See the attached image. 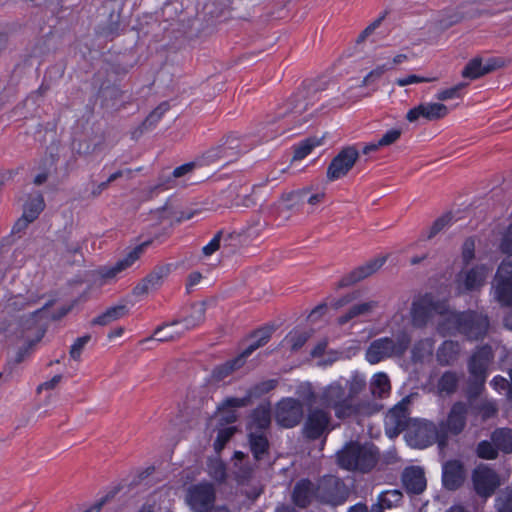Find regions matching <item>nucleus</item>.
<instances>
[{"label": "nucleus", "instance_id": "8fccbe9b", "mask_svg": "<svg viewBox=\"0 0 512 512\" xmlns=\"http://www.w3.org/2000/svg\"><path fill=\"white\" fill-rule=\"evenodd\" d=\"M477 456L481 459L494 460L498 457V449L491 441H480L476 448Z\"/></svg>", "mask_w": 512, "mask_h": 512}, {"label": "nucleus", "instance_id": "4be33fe9", "mask_svg": "<svg viewBox=\"0 0 512 512\" xmlns=\"http://www.w3.org/2000/svg\"><path fill=\"white\" fill-rule=\"evenodd\" d=\"M494 359V352L489 344L478 346L468 361L469 374L487 375L488 367Z\"/></svg>", "mask_w": 512, "mask_h": 512}, {"label": "nucleus", "instance_id": "cd10ccee", "mask_svg": "<svg viewBox=\"0 0 512 512\" xmlns=\"http://www.w3.org/2000/svg\"><path fill=\"white\" fill-rule=\"evenodd\" d=\"M460 347L458 342L444 341L437 349L436 358L441 366L452 365L458 358Z\"/></svg>", "mask_w": 512, "mask_h": 512}, {"label": "nucleus", "instance_id": "9d476101", "mask_svg": "<svg viewBox=\"0 0 512 512\" xmlns=\"http://www.w3.org/2000/svg\"><path fill=\"white\" fill-rule=\"evenodd\" d=\"M440 436V427L430 421H416L406 432L407 441L414 448H426L435 442L440 446Z\"/></svg>", "mask_w": 512, "mask_h": 512}, {"label": "nucleus", "instance_id": "58836bf2", "mask_svg": "<svg viewBox=\"0 0 512 512\" xmlns=\"http://www.w3.org/2000/svg\"><path fill=\"white\" fill-rule=\"evenodd\" d=\"M487 375L469 374L466 394L469 399H476L483 391Z\"/></svg>", "mask_w": 512, "mask_h": 512}, {"label": "nucleus", "instance_id": "7c9ffc66", "mask_svg": "<svg viewBox=\"0 0 512 512\" xmlns=\"http://www.w3.org/2000/svg\"><path fill=\"white\" fill-rule=\"evenodd\" d=\"M245 364L243 356L238 355L237 357L227 360L225 363L214 367L211 373V377L214 381H222L230 376L234 371L240 369Z\"/></svg>", "mask_w": 512, "mask_h": 512}, {"label": "nucleus", "instance_id": "a19ab883", "mask_svg": "<svg viewBox=\"0 0 512 512\" xmlns=\"http://www.w3.org/2000/svg\"><path fill=\"white\" fill-rule=\"evenodd\" d=\"M403 498V494L400 490H388L382 492L378 497V502L375 505H381L382 509H391L397 506Z\"/></svg>", "mask_w": 512, "mask_h": 512}, {"label": "nucleus", "instance_id": "338daca9", "mask_svg": "<svg viewBox=\"0 0 512 512\" xmlns=\"http://www.w3.org/2000/svg\"><path fill=\"white\" fill-rule=\"evenodd\" d=\"M119 491V487L112 488L106 495L101 497L91 508L87 509L84 512H99L107 502H109L118 494Z\"/></svg>", "mask_w": 512, "mask_h": 512}, {"label": "nucleus", "instance_id": "a878e982", "mask_svg": "<svg viewBox=\"0 0 512 512\" xmlns=\"http://www.w3.org/2000/svg\"><path fill=\"white\" fill-rule=\"evenodd\" d=\"M274 331L275 327L273 325L264 326L255 330L250 336V344L242 351L240 355L243 356V358L246 360V358L249 357L255 350L269 342Z\"/></svg>", "mask_w": 512, "mask_h": 512}, {"label": "nucleus", "instance_id": "f8f14e48", "mask_svg": "<svg viewBox=\"0 0 512 512\" xmlns=\"http://www.w3.org/2000/svg\"><path fill=\"white\" fill-rule=\"evenodd\" d=\"M317 91L318 88L316 85L304 82L303 87L289 98L285 106L277 112L276 116L267 120V124H273L277 119L284 118L288 115H293V117L301 115L308 110L310 105L308 96Z\"/></svg>", "mask_w": 512, "mask_h": 512}, {"label": "nucleus", "instance_id": "5fc2aeb1", "mask_svg": "<svg viewBox=\"0 0 512 512\" xmlns=\"http://www.w3.org/2000/svg\"><path fill=\"white\" fill-rule=\"evenodd\" d=\"M430 353V343L427 339L417 341L411 351V358L413 362L423 361L426 354Z\"/></svg>", "mask_w": 512, "mask_h": 512}, {"label": "nucleus", "instance_id": "ddd939ff", "mask_svg": "<svg viewBox=\"0 0 512 512\" xmlns=\"http://www.w3.org/2000/svg\"><path fill=\"white\" fill-rule=\"evenodd\" d=\"M360 156L356 146H345L331 160L327 167L326 176L329 181L338 180L346 176L353 168Z\"/></svg>", "mask_w": 512, "mask_h": 512}, {"label": "nucleus", "instance_id": "0e129e2a", "mask_svg": "<svg viewBox=\"0 0 512 512\" xmlns=\"http://www.w3.org/2000/svg\"><path fill=\"white\" fill-rule=\"evenodd\" d=\"M402 130L398 128H393L386 131L382 137L378 140V145L381 147L389 146L395 143L401 136Z\"/></svg>", "mask_w": 512, "mask_h": 512}, {"label": "nucleus", "instance_id": "f257e3e1", "mask_svg": "<svg viewBox=\"0 0 512 512\" xmlns=\"http://www.w3.org/2000/svg\"><path fill=\"white\" fill-rule=\"evenodd\" d=\"M490 319L476 310L451 311L437 323V332L443 336L461 335L470 342L483 340L489 332Z\"/></svg>", "mask_w": 512, "mask_h": 512}, {"label": "nucleus", "instance_id": "b1692460", "mask_svg": "<svg viewBox=\"0 0 512 512\" xmlns=\"http://www.w3.org/2000/svg\"><path fill=\"white\" fill-rule=\"evenodd\" d=\"M271 424V407L270 404H260L250 413L249 420L246 425L248 433L256 432L265 433Z\"/></svg>", "mask_w": 512, "mask_h": 512}, {"label": "nucleus", "instance_id": "f704fd0d", "mask_svg": "<svg viewBox=\"0 0 512 512\" xmlns=\"http://www.w3.org/2000/svg\"><path fill=\"white\" fill-rule=\"evenodd\" d=\"M376 307H378L377 301H368L360 304H355L347 311V313L338 318V324L344 325L359 315L370 313Z\"/></svg>", "mask_w": 512, "mask_h": 512}, {"label": "nucleus", "instance_id": "72a5a7b5", "mask_svg": "<svg viewBox=\"0 0 512 512\" xmlns=\"http://www.w3.org/2000/svg\"><path fill=\"white\" fill-rule=\"evenodd\" d=\"M40 298V296L34 294H28L26 296L18 294L8 299L6 309L9 312H20L27 307L36 304Z\"/></svg>", "mask_w": 512, "mask_h": 512}, {"label": "nucleus", "instance_id": "bb28decb", "mask_svg": "<svg viewBox=\"0 0 512 512\" xmlns=\"http://www.w3.org/2000/svg\"><path fill=\"white\" fill-rule=\"evenodd\" d=\"M250 450L256 461H260L269 454L270 443L265 433H248Z\"/></svg>", "mask_w": 512, "mask_h": 512}, {"label": "nucleus", "instance_id": "a211bd4d", "mask_svg": "<svg viewBox=\"0 0 512 512\" xmlns=\"http://www.w3.org/2000/svg\"><path fill=\"white\" fill-rule=\"evenodd\" d=\"M447 114L448 108L442 103H421L407 112L406 119L409 122H415L420 118L436 121L444 118Z\"/></svg>", "mask_w": 512, "mask_h": 512}, {"label": "nucleus", "instance_id": "9b49d317", "mask_svg": "<svg viewBox=\"0 0 512 512\" xmlns=\"http://www.w3.org/2000/svg\"><path fill=\"white\" fill-rule=\"evenodd\" d=\"M303 418V404L299 399L286 397L276 404L275 421L278 426L291 429L298 426Z\"/></svg>", "mask_w": 512, "mask_h": 512}, {"label": "nucleus", "instance_id": "f03ea898", "mask_svg": "<svg viewBox=\"0 0 512 512\" xmlns=\"http://www.w3.org/2000/svg\"><path fill=\"white\" fill-rule=\"evenodd\" d=\"M304 400L309 404L318 403L323 409L333 410L339 420L357 417L363 410V403L359 399H351L340 381L330 383L319 393L309 388Z\"/></svg>", "mask_w": 512, "mask_h": 512}, {"label": "nucleus", "instance_id": "4468645a", "mask_svg": "<svg viewBox=\"0 0 512 512\" xmlns=\"http://www.w3.org/2000/svg\"><path fill=\"white\" fill-rule=\"evenodd\" d=\"M187 502L194 512H207L215 502V489L211 483H199L188 489Z\"/></svg>", "mask_w": 512, "mask_h": 512}, {"label": "nucleus", "instance_id": "603ef678", "mask_svg": "<svg viewBox=\"0 0 512 512\" xmlns=\"http://www.w3.org/2000/svg\"><path fill=\"white\" fill-rule=\"evenodd\" d=\"M480 14V11L474 8H471L467 11H458L454 15L448 17L447 19H443L441 21V24L443 27H449L460 22L465 18H474L480 16Z\"/></svg>", "mask_w": 512, "mask_h": 512}, {"label": "nucleus", "instance_id": "e433bc0d", "mask_svg": "<svg viewBox=\"0 0 512 512\" xmlns=\"http://www.w3.org/2000/svg\"><path fill=\"white\" fill-rule=\"evenodd\" d=\"M45 202L41 194L28 201L24 206L23 216L28 222H33L44 210Z\"/></svg>", "mask_w": 512, "mask_h": 512}, {"label": "nucleus", "instance_id": "a18cd8bd", "mask_svg": "<svg viewBox=\"0 0 512 512\" xmlns=\"http://www.w3.org/2000/svg\"><path fill=\"white\" fill-rule=\"evenodd\" d=\"M278 385L277 379L264 380L251 386L247 392L250 398H260L261 396L274 390Z\"/></svg>", "mask_w": 512, "mask_h": 512}, {"label": "nucleus", "instance_id": "69168bd1", "mask_svg": "<svg viewBox=\"0 0 512 512\" xmlns=\"http://www.w3.org/2000/svg\"><path fill=\"white\" fill-rule=\"evenodd\" d=\"M510 63H511V60H506L503 57H491V58L487 59V61L484 64V72H486V74H488L496 69L505 67Z\"/></svg>", "mask_w": 512, "mask_h": 512}, {"label": "nucleus", "instance_id": "864d4df0", "mask_svg": "<svg viewBox=\"0 0 512 512\" xmlns=\"http://www.w3.org/2000/svg\"><path fill=\"white\" fill-rule=\"evenodd\" d=\"M251 403V398L246 392V395L244 397L238 398V397H227L223 399V401L218 406L219 410H224L228 408H242L247 407Z\"/></svg>", "mask_w": 512, "mask_h": 512}, {"label": "nucleus", "instance_id": "49530a36", "mask_svg": "<svg viewBox=\"0 0 512 512\" xmlns=\"http://www.w3.org/2000/svg\"><path fill=\"white\" fill-rule=\"evenodd\" d=\"M485 74L484 64L480 58L471 59L461 72V75L464 78H469L471 80L477 79Z\"/></svg>", "mask_w": 512, "mask_h": 512}, {"label": "nucleus", "instance_id": "39448f33", "mask_svg": "<svg viewBox=\"0 0 512 512\" xmlns=\"http://www.w3.org/2000/svg\"><path fill=\"white\" fill-rule=\"evenodd\" d=\"M412 342L410 334L406 331L398 332L395 337H381L373 340L365 353V359L370 364H377L384 359L402 357Z\"/></svg>", "mask_w": 512, "mask_h": 512}, {"label": "nucleus", "instance_id": "c03bdc74", "mask_svg": "<svg viewBox=\"0 0 512 512\" xmlns=\"http://www.w3.org/2000/svg\"><path fill=\"white\" fill-rule=\"evenodd\" d=\"M371 388L373 395L378 397H383L384 394L388 393L391 386L387 374L383 372L375 374L371 382Z\"/></svg>", "mask_w": 512, "mask_h": 512}, {"label": "nucleus", "instance_id": "20e7f679", "mask_svg": "<svg viewBox=\"0 0 512 512\" xmlns=\"http://www.w3.org/2000/svg\"><path fill=\"white\" fill-rule=\"evenodd\" d=\"M257 143L248 136L229 134L221 143L214 146L201 155V162L211 165L217 162L229 164L236 161L241 155L249 152Z\"/></svg>", "mask_w": 512, "mask_h": 512}, {"label": "nucleus", "instance_id": "37998d69", "mask_svg": "<svg viewBox=\"0 0 512 512\" xmlns=\"http://www.w3.org/2000/svg\"><path fill=\"white\" fill-rule=\"evenodd\" d=\"M453 215L451 212L445 213L442 216L438 217L429 228V231L426 235H422V239L430 240L434 238L438 233L444 230L446 227L452 224Z\"/></svg>", "mask_w": 512, "mask_h": 512}, {"label": "nucleus", "instance_id": "c9c22d12", "mask_svg": "<svg viewBox=\"0 0 512 512\" xmlns=\"http://www.w3.org/2000/svg\"><path fill=\"white\" fill-rule=\"evenodd\" d=\"M459 376L454 371H445L438 380L437 388L441 393L451 395L456 392Z\"/></svg>", "mask_w": 512, "mask_h": 512}, {"label": "nucleus", "instance_id": "423d86ee", "mask_svg": "<svg viewBox=\"0 0 512 512\" xmlns=\"http://www.w3.org/2000/svg\"><path fill=\"white\" fill-rule=\"evenodd\" d=\"M450 313L447 300L436 297L433 293H425L415 298L411 304L410 315L413 327L425 328L434 315L445 319Z\"/></svg>", "mask_w": 512, "mask_h": 512}, {"label": "nucleus", "instance_id": "13d9d810", "mask_svg": "<svg viewBox=\"0 0 512 512\" xmlns=\"http://www.w3.org/2000/svg\"><path fill=\"white\" fill-rule=\"evenodd\" d=\"M237 428L235 426L224 427L218 430L217 437L214 442L215 449H222L231 437L235 434Z\"/></svg>", "mask_w": 512, "mask_h": 512}, {"label": "nucleus", "instance_id": "4d7b16f0", "mask_svg": "<svg viewBox=\"0 0 512 512\" xmlns=\"http://www.w3.org/2000/svg\"><path fill=\"white\" fill-rule=\"evenodd\" d=\"M91 340L90 334L78 337L70 347L69 355L73 360L79 361L85 345Z\"/></svg>", "mask_w": 512, "mask_h": 512}, {"label": "nucleus", "instance_id": "dca6fc26", "mask_svg": "<svg viewBox=\"0 0 512 512\" xmlns=\"http://www.w3.org/2000/svg\"><path fill=\"white\" fill-rule=\"evenodd\" d=\"M472 481L476 493L482 497L491 496L500 484L497 473L484 465L474 469Z\"/></svg>", "mask_w": 512, "mask_h": 512}, {"label": "nucleus", "instance_id": "680f3d73", "mask_svg": "<svg viewBox=\"0 0 512 512\" xmlns=\"http://www.w3.org/2000/svg\"><path fill=\"white\" fill-rule=\"evenodd\" d=\"M495 507L498 512H512V489L496 498Z\"/></svg>", "mask_w": 512, "mask_h": 512}, {"label": "nucleus", "instance_id": "774afa93", "mask_svg": "<svg viewBox=\"0 0 512 512\" xmlns=\"http://www.w3.org/2000/svg\"><path fill=\"white\" fill-rule=\"evenodd\" d=\"M392 67L393 66L389 64L377 66L364 77L363 83L368 85L376 79H379L387 70L392 69Z\"/></svg>", "mask_w": 512, "mask_h": 512}, {"label": "nucleus", "instance_id": "aec40b11", "mask_svg": "<svg viewBox=\"0 0 512 512\" xmlns=\"http://www.w3.org/2000/svg\"><path fill=\"white\" fill-rule=\"evenodd\" d=\"M386 262V257H379L368 261L366 264L355 268L349 274L342 277L338 287H348L353 285L379 270Z\"/></svg>", "mask_w": 512, "mask_h": 512}, {"label": "nucleus", "instance_id": "c756f323", "mask_svg": "<svg viewBox=\"0 0 512 512\" xmlns=\"http://www.w3.org/2000/svg\"><path fill=\"white\" fill-rule=\"evenodd\" d=\"M388 421L394 426L397 432L407 430L410 426L408 424V409L404 402H400L395 405L387 415Z\"/></svg>", "mask_w": 512, "mask_h": 512}, {"label": "nucleus", "instance_id": "3c124183", "mask_svg": "<svg viewBox=\"0 0 512 512\" xmlns=\"http://www.w3.org/2000/svg\"><path fill=\"white\" fill-rule=\"evenodd\" d=\"M498 250L506 257H512V222L502 232Z\"/></svg>", "mask_w": 512, "mask_h": 512}, {"label": "nucleus", "instance_id": "e2e57ef3", "mask_svg": "<svg viewBox=\"0 0 512 512\" xmlns=\"http://www.w3.org/2000/svg\"><path fill=\"white\" fill-rule=\"evenodd\" d=\"M475 239L468 237L462 245V258L465 264H468L475 257Z\"/></svg>", "mask_w": 512, "mask_h": 512}, {"label": "nucleus", "instance_id": "c85d7f7f", "mask_svg": "<svg viewBox=\"0 0 512 512\" xmlns=\"http://www.w3.org/2000/svg\"><path fill=\"white\" fill-rule=\"evenodd\" d=\"M128 312L129 309L125 304L115 305L107 308L105 312L92 319L90 324L91 326H106L111 322L126 316Z\"/></svg>", "mask_w": 512, "mask_h": 512}, {"label": "nucleus", "instance_id": "6ab92c4d", "mask_svg": "<svg viewBox=\"0 0 512 512\" xmlns=\"http://www.w3.org/2000/svg\"><path fill=\"white\" fill-rule=\"evenodd\" d=\"M465 469L460 460H448L442 466V484L445 489L455 491L465 481Z\"/></svg>", "mask_w": 512, "mask_h": 512}, {"label": "nucleus", "instance_id": "412c9836", "mask_svg": "<svg viewBox=\"0 0 512 512\" xmlns=\"http://www.w3.org/2000/svg\"><path fill=\"white\" fill-rule=\"evenodd\" d=\"M169 272V265L155 267L133 288V295L142 296L148 294L150 291L157 290L162 285L164 278L168 276Z\"/></svg>", "mask_w": 512, "mask_h": 512}, {"label": "nucleus", "instance_id": "de8ad7c7", "mask_svg": "<svg viewBox=\"0 0 512 512\" xmlns=\"http://www.w3.org/2000/svg\"><path fill=\"white\" fill-rule=\"evenodd\" d=\"M318 145H320V140H318L317 138H307L301 141L298 145L294 147L293 160L304 159Z\"/></svg>", "mask_w": 512, "mask_h": 512}, {"label": "nucleus", "instance_id": "393cba45", "mask_svg": "<svg viewBox=\"0 0 512 512\" xmlns=\"http://www.w3.org/2000/svg\"><path fill=\"white\" fill-rule=\"evenodd\" d=\"M314 495V484L309 479L299 480L292 492L294 504L300 508H306L310 505Z\"/></svg>", "mask_w": 512, "mask_h": 512}, {"label": "nucleus", "instance_id": "052dcab7", "mask_svg": "<svg viewBox=\"0 0 512 512\" xmlns=\"http://www.w3.org/2000/svg\"><path fill=\"white\" fill-rule=\"evenodd\" d=\"M466 85V83H459L453 87L441 90L436 94V99L439 101H446L449 99L458 98L460 97V91L466 87Z\"/></svg>", "mask_w": 512, "mask_h": 512}, {"label": "nucleus", "instance_id": "09e8293b", "mask_svg": "<svg viewBox=\"0 0 512 512\" xmlns=\"http://www.w3.org/2000/svg\"><path fill=\"white\" fill-rule=\"evenodd\" d=\"M309 338L310 333L306 331H291L286 336V340L290 344L291 351L293 352L300 350Z\"/></svg>", "mask_w": 512, "mask_h": 512}, {"label": "nucleus", "instance_id": "2eb2a0df", "mask_svg": "<svg viewBox=\"0 0 512 512\" xmlns=\"http://www.w3.org/2000/svg\"><path fill=\"white\" fill-rule=\"evenodd\" d=\"M150 244V240L144 241L134 247L123 259L118 260L114 265L100 266L97 269L98 276L105 281L115 278L119 273L131 267L143 254L145 248Z\"/></svg>", "mask_w": 512, "mask_h": 512}, {"label": "nucleus", "instance_id": "79ce46f5", "mask_svg": "<svg viewBox=\"0 0 512 512\" xmlns=\"http://www.w3.org/2000/svg\"><path fill=\"white\" fill-rule=\"evenodd\" d=\"M169 109L170 105L167 101L160 103L142 122L143 130L152 129Z\"/></svg>", "mask_w": 512, "mask_h": 512}, {"label": "nucleus", "instance_id": "ea45409f", "mask_svg": "<svg viewBox=\"0 0 512 512\" xmlns=\"http://www.w3.org/2000/svg\"><path fill=\"white\" fill-rule=\"evenodd\" d=\"M486 269L484 266H476L471 268L465 277V286L468 290L476 289L483 285Z\"/></svg>", "mask_w": 512, "mask_h": 512}, {"label": "nucleus", "instance_id": "0eeeda50", "mask_svg": "<svg viewBox=\"0 0 512 512\" xmlns=\"http://www.w3.org/2000/svg\"><path fill=\"white\" fill-rule=\"evenodd\" d=\"M333 429L332 416L329 410L320 406L310 407L303 418L301 435L309 442L321 439L325 441Z\"/></svg>", "mask_w": 512, "mask_h": 512}, {"label": "nucleus", "instance_id": "6e6d98bb", "mask_svg": "<svg viewBox=\"0 0 512 512\" xmlns=\"http://www.w3.org/2000/svg\"><path fill=\"white\" fill-rule=\"evenodd\" d=\"M365 381L358 376H353L350 380H346V393L351 399H358L357 395L364 389Z\"/></svg>", "mask_w": 512, "mask_h": 512}, {"label": "nucleus", "instance_id": "4c0bfd02", "mask_svg": "<svg viewBox=\"0 0 512 512\" xmlns=\"http://www.w3.org/2000/svg\"><path fill=\"white\" fill-rule=\"evenodd\" d=\"M180 324V321L178 319H175L169 323H164L160 326H158L153 335L149 338H146L144 341H149L151 339H156L160 342H166V341H173L175 339L180 338V336L183 334V332H165V329H167L170 326L178 325Z\"/></svg>", "mask_w": 512, "mask_h": 512}, {"label": "nucleus", "instance_id": "bf43d9fd", "mask_svg": "<svg viewBox=\"0 0 512 512\" xmlns=\"http://www.w3.org/2000/svg\"><path fill=\"white\" fill-rule=\"evenodd\" d=\"M203 166H207V165H206V163L201 162V156H200L194 161H191V162H188V163H185L183 165L176 167L172 172V176H173V178H180V177L190 173L191 171H193V169H195L196 167H203Z\"/></svg>", "mask_w": 512, "mask_h": 512}, {"label": "nucleus", "instance_id": "f3484780", "mask_svg": "<svg viewBox=\"0 0 512 512\" xmlns=\"http://www.w3.org/2000/svg\"><path fill=\"white\" fill-rule=\"evenodd\" d=\"M304 188L283 194L278 202L276 220L285 222L290 219L292 212H298L305 204Z\"/></svg>", "mask_w": 512, "mask_h": 512}, {"label": "nucleus", "instance_id": "473e14b6", "mask_svg": "<svg viewBox=\"0 0 512 512\" xmlns=\"http://www.w3.org/2000/svg\"><path fill=\"white\" fill-rule=\"evenodd\" d=\"M491 441L494 443L498 451H502L505 454L512 453V429H495L491 434Z\"/></svg>", "mask_w": 512, "mask_h": 512}, {"label": "nucleus", "instance_id": "6e6552de", "mask_svg": "<svg viewBox=\"0 0 512 512\" xmlns=\"http://www.w3.org/2000/svg\"><path fill=\"white\" fill-rule=\"evenodd\" d=\"M494 299L502 307L512 306V257H505L499 264L492 282Z\"/></svg>", "mask_w": 512, "mask_h": 512}, {"label": "nucleus", "instance_id": "2f4dec72", "mask_svg": "<svg viewBox=\"0 0 512 512\" xmlns=\"http://www.w3.org/2000/svg\"><path fill=\"white\" fill-rule=\"evenodd\" d=\"M206 303L195 302L190 307V314L178 319L180 323L184 324L186 331L191 330L205 321Z\"/></svg>", "mask_w": 512, "mask_h": 512}, {"label": "nucleus", "instance_id": "7ed1b4c3", "mask_svg": "<svg viewBox=\"0 0 512 512\" xmlns=\"http://www.w3.org/2000/svg\"><path fill=\"white\" fill-rule=\"evenodd\" d=\"M379 457V449L373 443L349 442L337 452V463L343 469L367 473L376 466Z\"/></svg>", "mask_w": 512, "mask_h": 512}, {"label": "nucleus", "instance_id": "5701e85b", "mask_svg": "<svg viewBox=\"0 0 512 512\" xmlns=\"http://www.w3.org/2000/svg\"><path fill=\"white\" fill-rule=\"evenodd\" d=\"M401 481L409 494H421L426 488L425 473L419 466L406 467L402 472Z\"/></svg>", "mask_w": 512, "mask_h": 512}, {"label": "nucleus", "instance_id": "1a4fd4ad", "mask_svg": "<svg viewBox=\"0 0 512 512\" xmlns=\"http://www.w3.org/2000/svg\"><path fill=\"white\" fill-rule=\"evenodd\" d=\"M468 410L466 403L462 401L455 402L450 408L447 418L439 423L441 448L447 445L449 434L457 436L465 429Z\"/></svg>", "mask_w": 512, "mask_h": 512}]
</instances>
